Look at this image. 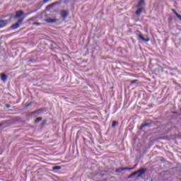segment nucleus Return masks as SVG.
<instances>
[{
  "label": "nucleus",
  "instance_id": "nucleus-1",
  "mask_svg": "<svg viewBox=\"0 0 181 181\" xmlns=\"http://www.w3.org/2000/svg\"><path fill=\"white\" fill-rule=\"evenodd\" d=\"M145 172H146V168H141L139 169L137 171H135L134 173H132L129 175V177H132L133 176H135L136 175H138V173H139V175H138V177H141V175H144Z\"/></svg>",
  "mask_w": 181,
  "mask_h": 181
},
{
  "label": "nucleus",
  "instance_id": "nucleus-2",
  "mask_svg": "<svg viewBox=\"0 0 181 181\" xmlns=\"http://www.w3.org/2000/svg\"><path fill=\"white\" fill-rule=\"evenodd\" d=\"M23 19H25V18H20L15 24L11 25V29L13 30L18 29V28H19L21 25H22V23L23 22Z\"/></svg>",
  "mask_w": 181,
  "mask_h": 181
},
{
  "label": "nucleus",
  "instance_id": "nucleus-3",
  "mask_svg": "<svg viewBox=\"0 0 181 181\" xmlns=\"http://www.w3.org/2000/svg\"><path fill=\"white\" fill-rule=\"evenodd\" d=\"M138 166V163H136L133 168H119L116 170L117 173L122 172L123 170H134L135 168Z\"/></svg>",
  "mask_w": 181,
  "mask_h": 181
},
{
  "label": "nucleus",
  "instance_id": "nucleus-4",
  "mask_svg": "<svg viewBox=\"0 0 181 181\" xmlns=\"http://www.w3.org/2000/svg\"><path fill=\"white\" fill-rule=\"evenodd\" d=\"M11 22V20H1L0 21V28H5L8 23Z\"/></svg>",
  "mask_w": 181,
  "mask_h": 181
},
{
  "label": "nucleus",
  "instance_id": "nucleus-5",
  "mask_svg": "<svg viewBox=\"0 0 181 181\" xmlns=\"http://www.w3.org/2000/svg\"><path fill=\"white\" fill-rule=\"evenodd\" d=\"M61 16L63 18V19H66V18H67V16H69V11H67L66 10H62L61 11Z\"/></svg>",
  "mask_w": 181,
  "mask_h": 181
},
{
  "label": "nucleus",
  "instance_id": "nucleus-6",
  "mask_svg": "<svg viewBox=\"0 0 181 181\" xmlns=\"http://www.w3.org/2000/svg\"><path fill=\"white\" fill-rule=\"evenodd\" d=\"M139 39H141V40H143V42H149V38H145L144 37V35H142V34H139Z\"/></svg>",
  "mask_w": 181,
  "mask_h": 181
},
{
  "label": "nucleus",
  "instance_id": "nucleus-7",
  "mask_svg": "<svg viewBox=\"0 0 181 181\" xmlns=\"http://www.w3.org/2000/svg\"><path fill=\"white\" fill-rule=\"evenodd\" d=\"M1 79L4 81V83H5V81L8 80V76H6V74H1Z\"/></svg>",
  "mask_w": 181,
  "mask_h": 181
},
{
  "label": "nucleus",
  "instance_id": "nucleus-8",
  "mask_svg": "<svg viewBox=\"0 0 181 181\" xmlns=\"http://www.w3.org/2000/svg\"><path fill=\"white\" fill-rule=\"evenodd\" d=\"M23 15V12L22 11H18L16 12L15 18H21Z\"/></svg>",
  "mask_w": 181,
  "mask_h": 181
},
{
  "label": "nucleus",
  "instance_id": "nucleus-9",
  "mask_svg": "<svg viewBox=\"0 0 181 181\" xmlns=\"http://www.w3.org/2000/svg\"><path fill=\"white\" fill-rule=\"evenodd\" d=\"M141 13H142V8H139L136 11V15H141Z\"/></svg>",
  "mask_w": 181,
  "mask_h": 181
},
{
  "label": "nucleus",
  "instance_id": "nucleus-10",
  "mask_svg": "<svg viewBox=\"0 0 181 181\" xmlns=\"http://www.w3.org/2000/svg\"><path fill=\"white\" fill-rule=\"evenodd\" d=\"M47 22H48L49 23H54V22H56V20L52 19V18H48L47 20Z\"/></svg>",
  "mask_w": 181,
  "mask_h": 181
},
{
  "label": "nucleus",
  "instance_id": "nucleus-11",
  "mask_svg": "<svg viewBox=\"0 0 181 181\" xmlns=\"http://www.w3.org/2000/svg\"><path fill=\"white\" fill-rule=\"evenodd\" d=\"M42 119V117H37L35 121V124H38V122H40Z\"/></svg>",
  "mask_w": 181,
  "mask_h": 181
},
{
  "label": "nucleus",
  "instance_id": "nucleus-12",
  "mask_svg": "<svg viewBox=\"0 0 181 181\" xmlns=\"http://www.w3.org/2000/svg\"><path fill=\"white\" fill-rule=\"evenodd\" d=\"M40 112H42V110H37L35 112H33L31 113L32 115H35V114H40Z\"/></svg>",
  "mask_w": 181,
  "mask_h": 181
},
{
  "label": "nucleus",
  "instance_id": "nucleus-13",
  "mask_svg": "<svg viewBox=\"0 0 181 181\" xmlns=\"http://www.w3.org/2000/svg\"><path fill=\"white\" fill-rule=\"evenodd\" d=\"M118 125V122L114 121L112 124V128H114L115 126Z\"/></svg>",
  "mask_w": 181,
  "mask_h": 181
},
{
  "label": "nucleus",
  "instance_id": "nucleus-14",
  "mask_svg": "<svg viewBox=\"0 0 181 181\" xmlns=\"http://www.w3.org/2000/svg\"><path fill=\"white\" fill-rule=\"evenodd\" d=\"M54 170H60L62 169V167L60 166H55L53 168Z\"/></svg>",
  "mask_w": 181,
  "mask_h": 181
},
{
  "label": "nucleus",
  "instance_id": "nucleus-15",
  "mask_svg": "<svg viewBox=\"0 0 181 181\" xmlns=\"http://www.w3.org/2000/svg\"><path fill=\"white\" fill-rule=\"evenodd\" d=\"M142 4H144V0L139 1L138 6H141Z\"/></svg>",
  "mask_w": 181,
  "mask_h": 181
},
{
  "label": "nucleus",
  "instance_id": "nucleus-16",
  "mask_svg": "<svg viewBox=\"0 0 181 181\" xmlns=\"http://www.w3.org/2000/svg\"><path fill=\"white\" fill-rule=\"evenodd\" d=\"M33 25H37V26H39L40 25V23L35 22V23H33Z\"/></svg>",
  "mask_w": 181,
  "mask_h": 181
},
{
  "label": "nucleus",
  "instance_id": "nucleus-17",
  "mask_svg": "<svg viewBox=\"0 0 181 181\" xmlns=\"http://www.w3.org/2000/svg\"><path fill=\"white\" fill-rule=\"evenodd\" d=\"M144 127H148V124H144L141 125V128H144Z\"/></svg>",
  "mask_w": 181,
  "mask_h": 181
},
{
  "label": "nucleus",
  "instance_id": "nucleus-18",
  "mask_svg": "<svg viewBox=\"0 0 181 181\" xmlns=\"http://www.w3.org/2000/svg\"><path fill=\"white\" fill-rule=\"evenodd\" d=\"M31 105H32V103H30L27 104V105H25V107L28 108V107L30 106Z\"/></svg>",
  "mask_w": 181,
  "mask_h": 181
},
{
  "label": "nucleus",
  "instance_id": "nucleus-19",
  "mask_svg": "<svg viewBox=\"0 0 181 181\" xmlns=\"http://www.w3.org/2000/svg\"><path fill=\"white\" fill-rule=\"evenodd\" d=\"M49 1H50V0H44V4L49 2Z\"/></svg>",
  "mask_w": 181,
  "mask_h": 181
},
{
  "label": "nucleus",
  "instance_id": "nucleus-20",
  "mask_svg": "<svg viewBox=\"0 0 181 181\" xmlns=\"http://www.w3.org/2000/svg\"><path fill=\"white\" fill-rule=\"evenodd\" d=\"M134 83H136V80L132 81V83L134 84Z\"/></svg>",
  "mask_w": 181,
  "mask_h": 181
},
{
  "label": "nucleus",
  "instance_id": "nucleus-21",
  "mask_svg": "<svg viewBox=\"0 0 181 181\" xmlns=\"http://www.w3.org/2000/svg\"><path fill=\"white\" fill-rule=\"evenodd\" d=\"M57 4H59V2L53 3L52 5V6H54V5H57Z\"/></svg>",
  "mask_w": 181,
  "mask_h": 181
},
{
  "label": "nucleus",
  "instance_id": "nucleus-22",
  "mask_svg": "<svg viewBox=\"0 0 181 181\" xmlns=\"http://www.w3.org/2000/svg\"><path fill=\"white\" fill-rule=\"evenodd\" d=\"M31 13H32V12H30V13H28V15H30Z\"/></svg>",
  "mask_w": 181,
  "mask_h": 181
},
{
  "label": "nucleus",
  "instance_id": "nucleus-23",
  "mask_svg": "<svg viewBox=\"0 0 181 181\" xmlns=\"http://www.w3.org/2000/svg\"><path fill=\"white\" fill-rule=\"evenodd\" d=\"M7 108H9V105H7Z\"/></svg>",
  "mask_w": 181,
  "mask_h": 181
},
{
  "label": "nucleus",
  "instance_id": "nucleus-24",
  "mask_svg": "<svg viewBox=\"0 0 181 181\" xmlns=\"http://www.w3.org/2000/svg\"><path fill=\"white\" fill-rule=\"evenodd\" d=\"M0 127H1V124H0Z\"/></svg>",
  "mask_w": 181,
  "mask_h": 181
}]
</instances>
